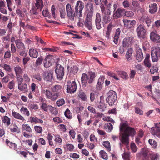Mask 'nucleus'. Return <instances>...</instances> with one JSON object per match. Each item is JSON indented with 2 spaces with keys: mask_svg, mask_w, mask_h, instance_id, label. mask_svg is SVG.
Masks as SVG:
<instances>
[{
  "mask_svg": "<svg viewBox=\"0 0 160 160\" xmlns=\"http://www.w3.org/2000/svg\"><path fill=\"white\" fill-rule=\"evenodd\" d=\"M119 127L120 132H123L120 139L121 142L120 143V145L121 146L122 144L128 145L129 142V136L133 137L136 133L134 128L129 127L127 121L121 123Z\"/></svg>",
  "mask_w": 160,
  "mask_h": 160,
  "instance_id": "nucleus-1",
  "label": "nucleus"
},
{
  "mask_svg": "<svg viewBox=\"0 0 160 160\" xmlns=\"http://www.w3.org/2000/svg\"><path fill=\"white\" fill-rule=\"evenodd\" d=\"M107 94L108 97L106 99V102L110 106L115 105L117 100L116 92L113 90H110Z\"/></svg>",
  "mask_w": 160,
  "mask_h": 160,
  "instance_id": "nucleus-2",
  "label": "nucleus"
},
{
  "mask_svg": "<svg viewBox=\"0 0 160 160\" xmlns=\"http://www.w3.org/2000/svg\"><path fill=\"white\" fill-rule=\"evenodd\" d=\"M151 53L152 61L153 62H157L160 57V48L156 47L152 48Z\"/></svg>",
  "mask_w": 160,
  "mask_h": 160,
  "instance_id": "nucleus-3",
  "label": "nucleus"
},
{
  "mask_svg": "<svg viewBox=\"0 0 160 160\" xmlns=\"http://www.w3.org/2000/svg\"><path fill=\"white\" fill-rule=\"evenodd\" d=\"M84 7V3L82 2L78 1L77 2L75 8L76 15L78 16V17L80 18L82 17V11Z\"/></svg>",
  "mask_w": 160,
  "mask_h": 160,
  "instance_id": "nucleus-4",
  "label": "nucleus"
},
{
  "mask_svg": "<svg viewBox=\"0 0 160 160\" xmlns=\"http://www.w3.org/2000/svg\"><path fill=\"white\" fill-rule=\"evenodd\" d=\"M55 70V72L57 74V77L58 79L61 80L63 78L64 74V69L63 67L59 64H57Z\"/></svg>",
  "mask_w": 160,
  "mask_h": 160,
  "instance_id": "nucleus-5",
  "label": "nucleus"
},
{
  "mask_svg": "<svg viewBox=\"0 0 160 160\" xmlns=\"http://www.w3.org/2000/svg\"><path fill=\"white\" fill-rule=\"evenodd\" d=\"M67 92L70 93H74L77 89L76 83L75 81L72 82L70 81H68L67 84Z\"/></svg>",
  "mask_w": 160,
  "mask_h": 160,
  "instance_id": "nucleus-6",
  "label": "nucleus"
},
{
  "mask_svg": "<svg viewBox=\"0 0 160 160\" xmlns=\"http://www.w3.org/2000/svg\"><path fill=\"white\" fill-rule=\"evenodd\" d=\"M66 8L68 18L71 20L73 21L76 13L73 10L71 5L69 3L67 4L66 5Z\"/></svg>",
  "mask_w": 160,
  "mask_h": 160,
  "instance_id": "nucleus-7",
  "label": "nucleus"
},
{
  "mask_svg": "<svg viewBox=\"0 0 160 160\" xmlns=\"http://www.w3.org/2000/svg\"><path fill=\"white\" fill-rule=\"evenodd\" d=\"M35 6L36 9H32L31 12L33 14L36 15L38 14V12H41L43 8V5L42 0H36Z\"/></svg>",
  "mask_w": 160,
  "mask_h": 160,
  "instance_id": "nucleus-8",
  "label": "nucleus"
},
{
  "mask_svg": "<svg viewBox=\"0 0 160 160\" xmlns=\"http://www.w3.org/2000/svg\"><path fill=\"white\" fill-rule=\"evenodd\" d=\"M111 12L109 9H107V12L104 14H102V23L103 24H107L110 21L111 19L110 15Z\"/></svg>",
  "mask_w": 160,
  "mask_h": 160,
  "instance_id": "nucleus-9",
  "label": "nucleus"
},
{
  "mask_svg": "<svg viewBox=\"0 0 160 160\" xmlns=\"http://www.w3.org/2000/svg\"><path fill=\"white\" fill-rule=\"evenodd\" d=\"M136 32L138 37L143 38H145L146 31L143 25H139L136 29Z\"/></svg>",
  "mask_w": 160,
  "mask_h": 160,
  "instance_id": "nucleus-10",
  "label": "nucleus"
},
{
  "mask_svg": "<svg viewBox=\"0 0 160 160\" xmlns=\"http://www.w3.org/2000/svg\"><path fill=\"white\" fill-rule=\"evenodd\" d=\"M151 132L152 135L160 138V123H156L155 126L151 128Z\"/></svg>",
  "mask_w": 160,
  "mask_h": 160,
  "instance_id": "nucleus-11",
  "label": "nucleus"
},
{
  "mask_svg": "<svg viewBox=\"0 0 160 160\" xmlns=\"http://www.w3.org/2000/svg\"><path fill=\"white\" fill-rule=\"evenodd\" d=\"M150 38L153 42L156 43H160V35L156 30L152 32L150 34Z\"/></svg>",
  "mask_w": 160,
  "mask_h": 160,
  "instance_id": "nucleus-12",
  "label": "nucleus"
},
{
  "mask_svg": "<svg viewBox=\"0 0 160 160\" xmlns=\"http://www.w3.org/2000/svg\"><path fill=\"white\" fill-rule=\"evenodd\" d=\"M136 55L135 56L136 60L138 62L141 61L143 58V56L141 49L140 48L138 45H136Z\"/></svg>",
  "mask_w": 160,
  "mask_h": 160,
  "instance_id": "nucleus-13",
  "label": "nucleus"
},
{
  "mask_svg": "<svg viewBox=\"0 0 160 160\" xmlns=\"http://www.w3.org/2000/svg\"><path fill=\"white\" fill-rule=\"evenodd\" d=\"M134 41L133 37H128L124 38L122 42V46L124 48H126L132 43Z\"/></svg>",
  "mask_w": 160,
  "mask_h": 160,
  "instance_id": "nucleus-14",
  "label": "nucleus"
},
{
  "mask_svg": "<svg viewBox=\"0 0 160 160\" xmlns=\"http://www.w3.org/2000/svg\"><path fill=\"white\" fill-rule=\"evenodd\" d=\"M124 9L118 8L116 11H114L113 14V19H117L120 18L124 15Z\"/></svg>",
  "mask_w": 160,
  "mask_h": 160,
  "instance_id": "nucleus-15",
  "label": "nucleus"
},
{
  "mask_svg": "<svg viewBox=\"0 0 160 160\" xmlns=\"http://www.w3.org/2000/svg\"><path fill=\"white\" fill-rule=\"evenodd\" d=\"M62 89V87L59 85H55L52 89V91L55 92L54 93L57 94V98L63 93Z\"/></svg>",
  "mask_w": 160,
  "mask_h": 160,
  "instance_id": "nucleus-16",
  "label": "nucleus"
},
{
  "mask_svg": "<svg viewBox=\"0 0 160 160\" xmlns=\"http://www.w3.org/2000/svg\"><path fill=\"white\" fill-rule=\"evenodd\" d=\"M101 22V14L100 13L97 12L96 15L95 23L96 28L98 30H99L102 28Z\"/></svg>",
  "mask_w": 160,
  "mask_h": 160,
  "instance_id": "nucleus-17",
  "label": "nucleus"
},
{
  "mask_svg": "<svg viewBox=\"0 0 160 160\" xmlns=\"http://www.w3.org/2000/svg\"><path fill=\"white\" fill-rule=\"evenodd\" d=\"M124 26L128 28H130L134 27V25L136 23V22L135 20H130L127 19L123 20Z\"/></svg>",
  "mask_w": 160,
  "mask_h": 160,
  "instance_id": "nucleus-18",
  "label": "nucleus"
},
{
  "mask_svg": "<svg viewBox=\"0 0 160 160\" xmlns=\"http://www.w3.org/2000/svg\"><path fill=\"white\" fill-rule=\"evenodd\" d=\"M45 94L47 97L50 99L52 101H54L57 99V94L54 93L52 94V92L49 90H46Z\"/></svg>",
  "mask_w": 160,
  "mask_h": 160,
  "instance_id": "nucleus-19",
  "label": "nucleus"
},
{
  "mask_svg": "<svg viewBox=\"0 0 160 160\" xmlns=\"http://www.w3.org/2000/svg\"><path fill=\"white\" fill-rule=\"evenodd\" d=\"M149 12L150 13L154 14L157 11L158 6L156 4H151L149 5Z\"/></svg>",
  "mask_w": 160,
  "mask_h": 160,
  "instance_id": "nucleus-20",
  "label": "nucleus"
},
{
  "mask_svg": "<svg viewBox=\"0 0 160 160\" xmlns=\"http://www.w3.org/2000/svg\"><path fill=\"white\" fill-rule=\"evenodd\" d=\"M29 53L31 57L34 58H37L38 56V52L33 48L29 49Z\"/></svg>",
  "mask_w": 160,
  "mask_h": 160,
  "instance_id": "nucleus-21",
  "label": "nucleus"
},
{
  "mask_svg": "<svg viewBox=\"0 0 160 160\" xmlns=\"http://www.w3.org/2000/svg\"><path fill=\"white\" fill-rule=\"evenodd\" d=\"M81 79L82 84L83 85L86 86L88 81L89 80L88 75L85 73L82 74Z\"/></svg>",
  "mask_w": 160,
  "mask_h": 160,
  "instance_id": "nucleus-22",
  "label": "nucleus"
},
{
  "mask_svg": "<svg viewBox=\"0 0 160 160\" xmlns=\"http://www.w3.org/2000/svg\"><path fill=\"white\" fill-rule=\"evenodd\" d=\"M133 51V49L131 48H129L128 49V51H127L125 55L126 58L128 61H130L132 60L131 57L132 55Z\"/></svg>",
  "mask_w": 160,
  "mask_h": 160,
  "instance_id": "nucleus-23",
  "label": "nucleus"
},
{
  "mask_svg": "<svg viewBox=\"0 0 160 160\" xmlns=\"http://www.w3.org/2000/svg\"><path fill=\"white\" fill-rule=\"evenodd\" d=\"M5 142L11 148H13L15 150H17V146L16 144L12 142H10L8 139L6 140Z\"/></svg>",
  "mask_w": 160,
  "mask_h": 160,
  "instance_id": "nucleus-24",
  "label": "nucleus"
},
{
  "mask_svg": "<svg viewBox=\"0 0 160 160\" xmlns=\"http://www.w3.org/2000/svg\"><path fill=\"white\" fill-rule=\"evenodd\" d=\"M53 79V74L50 72H48L46 73L45 76L44 78V79L47 81V82H51Z\"/></svg>",
  "mask_w": 160,
  "mask_h": 160,
  "instance_id": "nucleus-25",
  "label": "nucleus"
},
{
  "mask_svg": "<svg viewBox=\"0 0 160 160\" xmlns=\"http://www.w3.org/2000/svg\"><path fill=\"white\" fill-rule=\"evenodd\" d=\"M12 116L15 118L21 120L22 121L25 120L24 117L22 116L18 113L12 111Z\"/></svg>",
  "mask_w": 160,
  "mask_h": 160,
  "instance_id": "nucleus-26",
  "label": "nucleus"
},
{
  "mask_svg": "<svg viewBox=\"0 0 160 160\" xmlns=\"http://www.w3.org/2000/svg\"><path fill=\"white\" fill-rule=\"evenodd\" d=\"M41 108L46 112L48 111V110H51L52 107L49 105H47L45 103H42L41 106Z\"/></svg>",
  "mask_w": 160,
  "mask_h": 160,
  "instance_id": "nucleus-27",
  "label": "nucleus"
},
{
  "mask_svg": "<svg viewBox=\"0 0 160 160\" xmlns=\"http://www.w3.org/2000/svg\"><path fill=\"white\" fill-rule=\"evenodd\" d=\"M15 43L16 44L17 47L20 49H24L25 47L23 43H22L20 39L16 40L15 41Z\"/></svg>",
  "mask_w": 160,
  "mask_h": 160,
  "instance_id": "nucleus-28",
  "label": "nucleus"
},
{
  "mask_svg": "<svg viewBox=\"0 0 160 160\" xmlns=\"http://www.w3.org/2000/svg\"><path fill=\"white\" fill-rule=\"evenodd\" d=\"M87 9L89 11L88 13L93 14V5L92 3H89L87 4L86 6Z\"/></svg>",
  "mask_w": 160,
  "mask_h": 160,
  "instance_id": "nucleus-29",
  "label": "nucleus"
},
{
  "mask_svg": "<svg viewBox=\"0 0 160 160\" xmlns=\"http://www.w3.org/2000/svg\"><path fill=\"white\" fill-rule=\"evenodd\" d=\"M90 76L89 79L88 80V82L89 84L92 83L94 80L95 77V73L91 71L88 72Z\"/></svg>",
  "mask_w": 160,
  "mask_h": 160,
  "instance_id": "nucleus-30",
  "label": "nucleus"
},
{
  "mask_svg": "<svg viewBox=\"0 0 160 160\" xmlns=\"http://www.w3.org/2000/svg\"><path fill=\"white\" fill-rule=\"evenodd\" d=\"M141 19L145 21L147 26L149 27L151 25V20L148 16H143L141 18Z\"/></svg>",
  "mask_w": 160,
  "mask_h": 160,
  "instance_id": "nucleus-31",
  "label": "nucleus"
},
{
  "mask_svg": "<svg viewBox=\"0 0 160 160\" xmlns=\"http://www.w3.org/2000/svg\"><path fill=\"white\" fill-rule=\"evenodd\" d=\"M2 122L6 124L8 126L10 124V119L7 116H4L2 118Z\"/></svg>",
  "mask_w": 160,
  "mask_h": 160,
  "instance_id": "nucleus-32",
  "label": "nucleus"
},
{
  "mask_svg": "<svg viewBox=\"0 0 160 160\" xmlns=\"http://www.w3.org/2000/svg\"><path fill=\"white\" fill-rule=\"evenodd\" d=\"M118 74L123 79H126L128 78V77L127 73L123 71H119L118 72Z\"/></svg>",
  "mask_w": 160,
  "mask_h": 160,
  "instance_id": "nucleus-33",
  "label": "nucleus"
},
{
  "mask_svg": "<svg viewBox=\"0 0 160 160\" xmlns=\"http://www.w3.org/2000/svg\"><path fill=\"white\" fill-rule=\"evenodd\" d=\"M18 89L22 91H26L27 90L28 86L26 83H23L18 85Z\"/></svg>",
  "mask_w": 160,
  "mask_h": 160,
  "instance_id": "nucleus-34",
  "label": "nucleus"
},
{
  "mask_svg": "<svg viewBox=\"0 0 160 160\" xmlns=\"http://www.w3.org/2000/svg\"><path fill=\"white\" fill-rule=\"evenodd\" d=\"M78 96L82 100L86 101L87 100V96L85 93L81 91H79Z\"/></svg>",
  "mask_w": 160,
  "mask_h": 160,
  "instance_id": "nucleus-35",
  "label": "nucleus"
},
{
  "mask_svg": "<svg viewBox=\"0 0 160 160\" xmlns=\"http://www.w3.org/2000/svg\"><path fill=\"white\" fill-rule=\"evenodd\" d=\"M99 154L100 157L106 160L108 159V156L106 152L104 150H102L100 151L99 152Z\"/></svg>",
  "mask_w": 160,
  "mask_h": 160,
  "instance_id": "nucleus-36",
  "label": "nucleus"
},
{
  "mask_svg": "<svg viewBox=\"0 0 160 160\" xmlns=\"http://www.w3.org/2000/svg\"><path fill=\"white\" fill-rule=\"evenodd\" d=\"M149 143L152 146L154 149H155L158 146L157 142L153 139H150L148 141Z\"/></svg>",
  "mask_w": 160,
  "mask_h": 160,
  "instance_id": "nucleus-37",
  "label": "nucleus"
},
{
  "mask_svg": "<svg viewBox=\"0 0 160 160\" xmlns=\"http://www.w3.org/2000/svg\"><path fill=\"white\" fill-rule=\"evenodd\" d=\"M93 15V14L88 13L86 17L85 22H92Z\"/></svg>",
  "mask_w": 160,
  "mask_h": 160,
  "instance_id": "nucleus-38",
  "label": "nucleus"
},
{
  "mask_svg": "<svg viewBox=\"0 0 160 160\" xmlns=\"http://www.w3.org/2000/svg\"><path fill=\"white\" fill-rule=\"evenodd\" d=\"M124 15L127 17H131L133 16V12L131 11H126L124 9Z\"/></svg>",
  "mask_w": 160,
  "mask_h": 160,
  "instance_id": "nucleus-39",
  "label": "nucleus"
},
{
  "mask_svg": "<svg viewBox=\"0 0 160 160\" xmlns=\"http://www.w3.org/2000/svg\"><path fill=\"white\" fill-rule=\"evenodd\" d=\"M122 157L125 160H130V152H125L122 155Z\"/></svg>",
  "mask_w": 160,
  "mask_h": 160,
  "instance_id": "nucleus-40",
  "label": "nucleus"
},
{
  "mask_svg": "<svg viewBox=\"0 0 160 160\" xmlns=\"http://www.w3.org/2000/svg\"><path fill=\"white\" fill-rule=\"evenodd\" d=\"M159 156L157 153H152L150 154V158L151 160H158Z\"/></svg>",
  "mask_w": 160,
  "mask_h": 160,
  "instance_id": "nucleus-41",
  "label": "nucleus"
},
{
  "mask_svg": "<svg viewBox=\"0 0 160 160\" xmlns=\"http://www.w3.org/2000/svg\"><path fill=\"white\" fill-rule=\"evenodd\" d=\"M150 154V153L147 151L145 150L144 151L142 154V156L143 158V160H148V156Z\"/></svg>",
  "mask_w": 160,
  "mask_h": 160,
  "instance_id": "nucleus-42",
  "label": "nucleus"
},
{
  "mask_svg": "<svg viewBox=\"0 0 160 160\" xmlns=\"http://www.w3.org/2000/svg\"><path fill=\"white\" fill-rule=\"evenodd\" d=\"M21 112H23V114L26 115L27 116L29 115V112L26 108L22 106L20 109Z\"/></svg>",
  "mask_w": 160,
  "mask_h": 160,
  "instance_id": "nucleus-43",
  "label": "nucleus"
},
{
  "mask_svg": "<svg viewBox=\"0 0 160 160\" xmlns=\"http://www.w3.org/2000/svg\"><path fill=\"white\" fill-rule=\"evenodd\" d=\"M65 101L63 98L60 99L56 102V104L58 106H62L65 103Z\"/></svg>",
  "mask_w": 160,
  "mask_h": 160,
  "instance_id": "nucleus-44",
  "label": "nucleus"
},
{
  "mask_svg": "<svg viewBox=\"0 0 160 160\" xmlns=\"http://www.w3.org/2000/svg\"><path fill=\"white\" fill-rule=\"evenodd\" d=\"M64 114L67 118L69 119H71L72 118V116L70 113V111L68 109H67L66 110Z\"/></svg>",
  "mask_w": 160,
  "mask_h": 160,
  "instance_id": "nucleus-45",
  "label": "nucleus"
},
{
  "mask_svg": "<svg viewBox=\"0 0 160 160\" xmlns=\"http://www.w3.org/2000/svg\"><path fill=\"white\" fill-rule=\"evenodd\" d=\"M22 128L23 129L26 130L27 131L31 132H32V129L30 127L28 124H23L22 125Z\"/></svg>",
  "mask_w": 160,
  "mask_h": 160,
  "instance_id": "nucleus-46",
  "label": "nucleus"
},
{
  "mask_svg": "<svg viewBox=\"0 0 160 160\" xmlns=\"http://www.w3.org/2000/svg\"><path fill=\"white\" fill-rule=\"evenodd\" d=\"M84 24L85 27H87V28L89 30H91L92 29V22H84Z\"/></svg>",
  "mask_w": 160,
  "mask_h": 160,
  "instance_id": "nucleus-47",
  "label": "nucleus"
},
{
  "mask_svg": "<svg viewBox=\"0 0 160 160\" xmlns=\"http://www.w3.org/2000/svg\"><path fill=\"white\" fill-rule=\"evenodd\" d=\"M43 61V58L42 57L40 56L36 60L35 63L37 66L40 65L42 63Z\"/></svg>",
  "mask_w": 160,
  "mask_h": 160,
  "instance_id": "nucleus-48",
  "label": "nucleus"
},
{
  "mask_svg": "<svg viewBox=\"0 0 160 160\" xmlns=\"http://www.w3.org/2000/svg\"><path fill=\"white\" fill-rule=\"evenodd\" d=\"M71 68L70 72L74 74L76 73L78 70V67L76 66H74L73 67H71Z\"/></svg>",
  "mask_w": 160,
  "mask_h": 160,
  "instance_id": "nucleus-49",
  "label": "nucleus"
},
{
  "mask_svg": "<svg viewBox=\"0 0 160 160\" xmlns=\"http://www.w3.org/2000/svg\"><path fill=\"white\" fill-rule=\"evenodd\" d=\"M14 70L17 76L20 75L19 74L22 71V69L21 67L19 66H17L14 68Z\"/></svg>",
  "mask_w": 160,
  "mask_h": 160,
  "instance_id": "nucleus-50",
  "label": "nucleus"
},
{
  "mask_svg": "<svg viewBox=\"0 0 160 160\" xmlns=\"http://www.w3.org/2000/svg\"><path fill=\"white\" fill-rule=\"evenodd\" d=\"M103 145L109 151L111 150L110 145L109 142L108 141H104L103 143Z\"/></svg>",
  "mask_w": 160,
  "mask_h": 160,
  "instance_id": "nucleus-51",
  "label": "nucleus"
},
{
  "mask_svg": "<svg viewBox=\"0 0 160 160\" xmlns=\"http://www.w3.org/2000/svg\"><path fill=\"white\" fill-rule=\"evenodd\" d=\"M158 70V68L156 66H153L150 69V72L152 74H154L155 72H157Z\"/></svg>",
  "mask_w": 160,
  "mask_h": 160,
  "instance_id": "nucleus-52",
  "label": "nucleus"
},
{
  "mask_svg": "<svg viewBox=\"0 0 160 160\" xmlns=\"http://www.w3.org/2000/svg\"><path fill=\"white\" fill-rule=\"evenodd\" d=\"M10 131L12 132H16L17 133H19L20 131L19 128L16 125L13 128H10Z\"/></svg>",
  "mask_w": 160,
  "mask_h": 160,
  "instance_id": "nucleus-53",
  "label": "nucleus"
},
{
  "mask_svg": "<svg viewBox=\"0 0 160 160\" xmlns=\"http://www.w3.org/2000/svg\"><path fill=\"white\" fill-rule=\"evenodd\" d=\"M29 108L30 110L37 109L38 108V106L34 103H31L29 105Z\"/></svg>",
  "mask_w": 160,
  "mask_h": 160,
  "instance_id": "nucleus-54",
  "label": "nucleus"
},
{
  "mask_svg": "<svg viewBox=\"0 0 160 160\" xmlns=\"http://www.w3.org/2000/svg\"><path fill=\"white\" fill-rule=\"evenodd\" d=\"M2 67L7 71L10 72L12 70V69L9 65L4 64L2 65Z\"/></svg>",
  "mask_w": 160,
  "mask_h": 160,
  "instance_id": "nucleus-55",
  "label": "nucleus"
},
{
  "mask_svg": "<svg viewBox=\"0 0 160 160\" xmlns=\"http://www.w3.org/2000/svg\"><path fill=\"white\" fill-rule=\"evenodd\" d=\"M17 79L18 82V85L21 84L23 81V79L20 75L17 76Z\"/></svg>",
  "mask_w": 160,
  "mask_h": 160,
  "instance_id": "nucleus-56",
  "label": "nucleus"
},
{
  "mask_svg": "<svg viewBox=\"0 0 160 160\" xmlns=\"http://www.w3.org/2000/svg\"><path fill=\"white\" fill-rule=\"evenodd\" d=\"M34 129L36 132L38 133H40L42 132V128L40 126H35Z\"/></svg>",
  "mask_w": 160,
  "mask_h": 160,
  "instance_id": "nucleus-57",
  "label": "nucleus"
},
{
  "mask_svg": "<svg viewBox=\"0 0 160 160\" xmlns=\"http://www.w3.org/2000/svg\"><path fill=\"white\" fill-rule=\"evenodd\" d=\"M66 146L67 149L69 151H72L74 148V146L71 144H66Z\"/></svg>",
  "mask_w": 160,
  "mask_h": 160,
  "instance_id": "nucleus-58",
  "label": "nucleus"
},
{
  "mask_svg": "<svg viewBox=\"0 0 160 160\" xmlns=\"http://www.w3.org/2000/svg\"><path fill=\"white\" fill-rule=\"evenodd\" d=\"M135 112L137 114H139L140 115H142L143 114V111L137 107L135 108Z\"/></svg>",
  "mask_w": 160,
  "mask_h": 160,
  "instance_id": "nucleus-59",
  "label": "nucleus"
},
{
  "mask_svg": "<svg viewBox=\"0 0 160 160\" xmlns=\"http://www.w3.org/2000/svg\"><path fill=\"white\" fill-rule=\"evenodd\" d=\"M42 15L45 17H48L49 15V12L48 9L47 8H46L45 10H43L42 12Z\"/></svg>",
  "mask_w": 160,
  "mask_h": 160,
  "instance_id": "nucleus-60",
  "label": "nucleus"
},
{
  "mask_svg": "<svg viewBox=\"0 0 160 160\" xmlns=\"http://www.w3.org/2000/svg\"><path fill=\"white\" fill-rule=\"evenodd\" d=\"M60 17L62 18H64L65 15V12L64 9H62L60 11Z\"/></svg>",
  "mask_w": 160,
  "mask_h": 160,
  "instance_id": "nucleus-61",
  "label": "nucleus"
},
{
  "mask_svg": "<svg viewBox=\"0 0 160 160\" xmlns=\"http://www.w3.org/2000/svg\"><path fill=\"white\" fill-rule=\"evenodd\" d=\"M132 4L133 6L134 7L138 8L140 7V3L138 1H133Z\"/></svg>",
  "mask_w": 160,
  "mask_h": 160,
  "instance_id": "nucleus-62",
  "label": "nucleus"
},
{
  "mask_svg": "<svg viewBox=\"0 0 160 160\" xmlns=\"http://www.w3.org/2000/svg\"><path fill=\"white\" fill-rule=\"evenodd\" d=\"M33 77L39 81H41L42 80L41 76L39 74H35L33 75Z\"/></svg>",
  "mask_w": 160,
  "mask_h": 160,
  "instance_id": "nucleus-63",
  "label": "nucleus"
},
{
  "mask_svg": "<svg viewBox=\"0 0 160 160\" xmlns=\"http://www.w3.org/2000/svg\"><path fill=\"white\" fill-rule=\"evenodd\" d=\"M122 4L125 8H128L130 6V4L127 0H124L122 3Z\"/></svg>",
  "mask_w": 160,
  "mask_h": 160,
  "instance_id": "nucleus-64",
  "label": "nucleus"
}]
</instances>
